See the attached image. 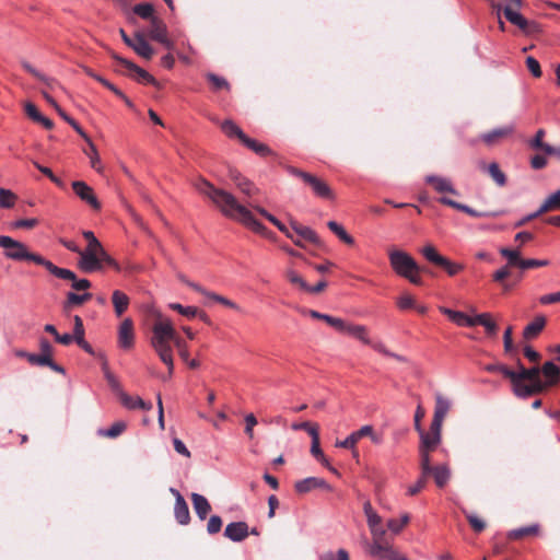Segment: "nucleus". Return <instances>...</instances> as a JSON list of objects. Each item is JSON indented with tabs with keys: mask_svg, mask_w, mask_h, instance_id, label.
<instances>
[{
	"mask_svg": "<svg viewBox=\"0 0 560 560\" xmlns=\"http://www.w3.org/2000/svg\"><path fill=\"white\" fill-rule=\"evenodd\" d=\"M195 187L202 196L211 200L224 217L241 222L256 233H266L267 229L231 192L215 187L205 178L198 179Z\"/></svg>",
	"mask_w": 560,
	"mask_h": 560,
	"instance_id": "obj_1",
	"label": "nucleus"
},
{
	"mask_svg": "<svg viewBox=\"0 0 560 560\" xmlns=\"http://www.w3.org/2000/svg\"><path fill=\"white\" fill-rule=\"evenodd\" d=\"M171 343H174V346L177 348L182 360L187 361L189 355L187 343L179 337L171 319L159 315L158 319L152 326V337L150 339V345L154 349L160 360L167 366L168 378L172 377L174 372L173 349Z\"/></svg>",
	"mask_w": 560,
	"mask_h": 560,
	"instance_id": "obj_2",
	"label": "nucleus"
},
{
	"mask_svg": "<svg viewBox=\"0 0 560 560\" xmlns=\"http://www.w3.org/2000/svg\"><path fill=\"white\" fill-rule=\"evenodd\" d=\"M388 258L393 270L398 276L407 279L412 284H422V278L420 277L421 268L408 253L399 249H392L388 253Z\"/></svg>",
	"mask_w": 560,
	"mask_h": 560,
	"instance_id": "obj_3",
	"label": "nucleus"
},
{
	"mask_svg": "<svg viewBox=\"0 0 560 560\" xmlns=\"http://www.w3.org/2000/svg\"><path fill=\"white\" fill-rule=\"evenodd\" d=\"M369 555L376 560H408L394 548L393 538L386 533H374L371 542H366Z\"/></svg>",
	"mask_w": 560,
	"mask_h": 560,
	"instance_id": "obj_4",
	"label": "nucleus"
},
{
	"mask_svg": "<svg viewBox=\"0 0 560 560\" xmlns=\"http://www.w3.org/2000/svg\"><path fill=\"white\" fill-rule=\"evenodd\" d=\"M0 247L3 248V255L8 259L15 261L30 260L36 265L43 262L44 257L42 255L30 252L24 243L10 236L0 235Z\"/></svg>",
	"mask_w": 560,
	"mask_h": 560,
	"instance_id": "obj_5",
	"label": "nucleus"
},
{
	"mask_svg": "<svg viewBox=\"0 0 560 560\" xmlns=\"http://www.w3.org/2000/svg\"><path fill=\"white\" fill-rule=\"evenodd\" d=\"M289 172L293 176L301 178L307 186H310L315 196L329 200L335 198L331 188L319 177L293 166L289 167Z\"/></svg>",
	"mask_w": 560,
	"mask_h": 560,
	"instance_id": "obj_6",
	"label": "nucleus"
},
{
	"mask_svg": "<svg viewBox=\"0 0 560 560\" xmlns=\"http://www.w3.org/2000/svg\"><path fill=\"white\" fill-rule=\"evenodd\" d=\"M421 254L429 262L443 268L448 276H455L464 269L463 265L453 262L448 258L442 256L431 244L425 245L421 249Z\"/></svg>",
	"mask_w": 560,
	"mask_h": 560,
	"instance_id": "obj_7",
	"label": "nucleus"
},
{
	"mask_svg": "<svg viewBox=\"0 0 560 560\" xmlns=\"http://www.w3.org/2000/svg\"><path fill=\"white\" fill-rule=\"evenodd\" d=\"M420 435L419 445V463L429 464L431 459V453L434 452L441 443V434L431 433L429 431L421 430L418 432Z\"/></svg>",
	"mask_w": 560,
	"mask_h": 560,
	"instance_id": "obj_8",
	"label": "nucleus"
},
{
	"mask_svg": "<svg viewBox=\"0 0 560 560\" xmlns=\"http://www.w3.org/2000/svg\"><path fill=\"white\" fill-rule=\"evenodd\" d=\"M517 371H513L512 387L526 384L527 382L540 380L542 374L541 368L538 365L525 368L520 359L516 361Z\"/></svg>",
	"mask_w": 560,
	"mask_h": 560,
	"instance_id": "obj_9",
	"label": "nucleus"
},
{
	"mask_svg": "<svg viewBox=\"0 0 560 560\" xmlns=\"http://www.w3.org/2000/svg\"><path fill=\"white\" fill-rule=\"evenodd\" d=\"M74 194L93 210L100 211L102 206L93 188L83 180H74L71 184Z\"/></svg>",
	"mask_w": 560,
	"mask_h": 560,
	"instance_id": "obj_10",
	"label": "nucleus"
},
{
	"mask_svg": "<svg viewBox=\"0 0 560 560\" xmlns=\"http://www.w3.org/2000/svg\"><path fill=\"white\" fill-rule=\"evenodd\" d=\"M149 36L151 39L159 42L167 49L174 48V43L167 37L166 24L160 18H152L150 21Z\"/></svg>",
	"mask_w": 560,
	"mask_h": 560,
	"instance_id": "obj_11",
	"label": "nucleus"
},
{
	"mask_svg": "<svg viewBox=\"0 0 560 560\" xmlns=\"http://www.w3.org/2000/svg\"><path fill=\"white\" fill-rule=\"evenodd\" d=\"M113 58L117 60L121 66H124L129 71V75L136 81L152 85L156 84V80L149 72L138 67L136 63L121 58L118 55H113Z\"/></svg>",
	"mask_w": 560,
	"mask_h": 560,
	"instance_id": "obj_12",
	"label": "nucleus"
},
{
	"mask_svg": "<svg viewBox=\"0 0 560 560\" xmlns=\"http://www.w3.org/2000/svg\"><path fill=\"white\" fill-rule=\"evenodd\" d=\"M548 388H550L546 383L540 378L532 382H527L526 384L513 386L512 392L513 394L518 397L526 399L528 397L542 394Z\"/></svg>",
	"mask_w": 560,
	"mask_h": 560,
	"instance_id": "obj_13",
	"label": "nucleus"
},
{
	"mask_svg": "<svg viewBox=\"0 0 560 560\" xmlns=\"http://www.w3.org/2000/svg\"><path fill=\"white\" fill-rule=\"evenodd\" d=\"M505 19L516 25L523 33L532 35L540 32V25L534 21H528L522 14L510 9L505 12Z\"/></svg>",
	"mask_w": 560,
	"mask_h": 560,
	"instance_id": "obj_14",
	"label": "nucleus"
},
{
	"mask_svg": "<svg viewBox=\"0 0 560 560\" xmlns=\"http://www.w3.org/2000/svg\"><path fill=\"white\" fill-rule=\"evenodd\" d=\"M118 345L120 348L129 350L135 345L133 322L131 318H125L118 328Z\"/></svg>",
	"mask_w": 560,
	"mask_h": 560,
	"instance_id": "obj_15",
	"label": "nucleus"
},
{
	"mask_svg": "<svg viewBox=\"0 0 560 560\" xmlns=\"http://www.w3.org/2000/svg\"><path fill=\"white\" fill-rule=\"evenodd\" d=\"M314 489L331 491V487L323 478L318 477H307L294 483V490L300 494L308 493Z\"/></svg>",
	"mask_w": 560,
	"mask_h": 560,
	"instance_id": "obj_16",
	"label": "nucleus"
},
{
	"mask_svg": "<svg viewBox=\"0 0 560 560\" xmlns=\"http://www.w3.org/2000/svg\"><path fill=\"white\" fill-rule=\"evenodd\" d=\"M439 202L444 205V206H447V207H451L453 209H456L458 211H462L470 217H474V218H482V217H498L500 214V212H481V211H477L472 208H470L469 206L467 205H464V203H459L453 199H450L447 197H441L439 198Z\"/></svg>",
	"mask_w": 560,
	"mask_h": 560,
	"instance_id": "obj_17",
	"label": "nucleus"
},
{
	"mask_svg": "<svg viewBox=\"0 0 560 560\" xmlns=\"http://www.w3.org/2000/svg\"><path fill=\"white\" fill-rule=\"evenodd\" d=\"M425 183L431 185L433 189L439 194H451L458 196L459 192L455 189L451 179L438 175H428Z\"/></svg>",
	"mask_w": 560,
	"mask_h": 560,
	"instance_id": "obj_18",
	"label": "nucleus"
},
{
	"mask_svg": "<svg viewBox=\"0 0 560 560\" xmlns=\"http://www.w3.org/2000/svg\"><path fill=\"white\" fill-rule=\"evenodd\" d=\"M429 469L438 488L442 489L448 483L452 472L447 464L433 466L432 459H429Z\"/></svg>",
	"mask_w": 560,
	"mask_h": 560,
	"instance_id": "obj_19",
	"label": "nucleus"
},
{
	"mask_svg": "<svg viewBox=\"0 0 560 560\" xmlns=\"http://www.w3.org/2000/svg\"><path fill=\"white\" fill-rule=\"evenodd\" d=\"M171 492L176 498L174 506L175 518L180 525H187L190 521L188 504L186 503L183 495L176 489L172 488Z\"/></svg>",
	"mask_w": 560,
	"mask_h": 560,
	"instance_id": "obj_20",
	"label": "nucleus"
},
{
	"mask_svg": "<svg viewBox=\"0 0 560 560\" xmlns=\"http://www.w3.org/2000/svg\"><path fill=\"white\" fill-rule=\"evenodd\" d=\"M248 535L249 528L245 522L230 523L224 529V536L232 541H243Z\"/></svg>",
	"mask_w": 560,
	"mask_h": 560,
	"instance_id": "obj_21",
	"label": "nucleus"
},
{
	"mask_svg": "<svg viewBox=\"0 0 560 560\" xmlns=\"http://www.w3.org/2000/svg\"><path fill=\"white\" fill-rule=\"evenodd\" d=\"M290 226L294 234L300 236L303 241L310 242L318 247L322 245L319 236L311 228L302 225L295 220L290 221Z\"/></svg>",
	"mask_w": 560,
	"mask_h": 560,
	"instance_id": "obj_22",
	"label": "nucleus"
},
{
	"mask_svg": "<svg viewBox=\"0 0 560 560\" xmlns=\"http://www.w3.org/2000/svg\"><path fill=\"white\" fill-rule=\"evenodd\" d=\"M80 259L78 261V267L85 273H91L103 268L100 255H94L92 253H80Z\"/></svg>",
	"mask_w": 560,
	"mask_h": 560,
	"instance_id": "obj_23",
	"label": "nucleus"
},
{
	"mask_svg": "<svg viewBox=\"0 0 560 560\" xmlns=\"http://www.w3.org/2000/svg\"><path fill=\"white\" fill-rule=\"evenodd\" d=\"M514 128L512 126H504L501 128L493 129L489 132H486L481 136V140L488 144L493 145L498 143L500 140L512 135Z\"/></svg>",
	"mask_w": 560,
	"mask_h": 560,
	"instance_id": "obj_24",
	"label": "nucleus"
},
{
	"mask_svg": "<svg viewBox=\"0 0 560 560\" xmlns=\"http://www.w3.org/2000/svg\"><path fill=\"white\" fill-rule=\"evenodd\" d=\"M419 466L420 476L413 485L408 487L407 490V494L410 497L417 495L419 492H421L427 487L428 479L430 477L429 464L425 466V464L419 463Z\"/></svg>",
	"mask_w": 560,
	"mask_h": 560,
	"instance_id": "obj_25",
	"label": "nucleus"
},
{
	"mask_svg": "<svg viewBox=\"0 0 560 560\" xmlns=\"http://www.w3.org/2000/svg\"><path fill=\"white\" fill-rule=\"evenodd\" d=\"M39 266L45 267L52 276L58 279L70 281L71 283L73 280H75L77 275L73 271L70 269L60 268L46 258H43V262H40Z\"/></svg>",
	"mask_w": 560,
	"mask_h": 560,
	"instance_id": "obj_26",
	"label": "nucleus"
},
{
	"mask_svg": "<svg viewBox=\"0 0 560 560\" xmlns=\"http://www.w3.org/2000/svg\"><path fill=\"white\" fill-rule=\"evenodd\" d=\"M363 509L368 518V525L370 527L372 537H374V533H386V530L380 526L382 522L381 516L373 511L372 505L369 501L364 503Z\"/></svg>",
	"mask_w": 560,
	"mask_h": 560,
	"instance_id": "obj_27",
	"label": "nucleus"
},
{
	"mask_svg": "<svg viewBox=\"0 0 560 560\" xmlns=\"http://www.w3.org/2000/svg\"><path fill=\"white\" fill-rule=\"evenodd\" d=\"M135 52H137L140 57L150 60L153 55V48L150 46V44L145 40L144 36L140 33H137L135 35V44L131 47Z\"/></svg>",
	"mask_w": 560,
	"mask_h": 560,
	"instance_id": "obj_28",
	"label": "nucleus"
},
{
	"mask_svg": "<svg viewBox=\"0 0 560 560\" xmlns=\"http://www.w3.org/2000/svg\"><path fill=\"white\" fill-rule=\"evenodd\" d=\"M439 310L442 314L446 315L456 325L472 327V317L466 315L465 313L459 311H453L445 306H440Z\"/></svg>",
	"mask_w": 560,
	"mask_h": 560,
	"instance_id": "obj_29",
	"label": "nucleus"
},
{
	"mask_svg": "<svg viewBox=\"0 0 560 560\" xmlns=\"http://www.w3.org/2000/svg\"><path fill=\"white\" fill-rule=\"evenodd\" d=\"M542 375L545 376V383L549 387H552L558 384L560 378V369L552 362H545L541 366Z\"/></svg>",
	"mask_w": 560,
	"mask_h": 560,
	"instance_id": "obj_30",
	"label": "nucleus"
},
{
	"mask_svg": "<svg viewBox=\"0 0 560 560\" xmlns=\"http://www.w3.org/2000/svg\"><path fill=\"white\" fill-rule=\"evenodd\" d=\"M25 114L33 121L43 125L44 128L52 129V127H54L52 120L43 116L33 103L28 102L25 104Z\"/></svg>",
	"mask_w": 560,
	"mask_h": 560,
	"instance_id": "obj_31",
	"label": "nucleus"
},
{
	"mask_svg": "<svg viewBox=\"0 0 560 560\" xmlns=\"http://www.w3.org/2000/svg\"><path fill=\"white\" fill-rule=\"evenodd\" d=\"M194 510L200 520H205L211 511V505L206 497L199 493L191 494Z\"/></svg>",
	"mask_w": 560,
	"mask_h": 560,
	"instance_id": "obj_32",
	"label": "nucleus"
},
{
	"mask_svg": "<svg viewBox=\"0 0 560 560\" xmlns=\"http://www.w3.org/2000/svg\"><path fill=\"white\" fill-rule=\"evenodd\" d=\"M343 334L352 336L353 338L362 341L364 345H372V341L369 338L368 328L363 325L348 323Z\"/></svg>",
	"mask_w": 560,
	"mask_h": 560,
	"instance_id": "obj_33",
	"label": "nucleus"
},
{
	"mask_svg": "<svg viewBox=\"0 0 560 560\" xmlns=\"http://www.w3.org/2000/svg\"><path fill=\"white\" fill-rule=\"evenodd\" d=\"M129 298L120 290H115L112 294V303L114 305L116 316L120 317L129 306Z\"/></svg>",
	"mask_w": 560,
	"mask_h": 560,
	"instance_id": "obj_34",
	"label": "nucleus"
},
{
	"mask_svg": "<svg viewBox=\"0 0 560 560\" xmlns=\"http://www.w3.org/2000/svg\"><path fill=\"white\" fill-rule=\"evenodd\" d=\"M546 325V317L544 315H538L535 319L529 323L523 331V336L525 339H534L536 338Z\"/></svg>",
	"mask_w": 560,
	"mask_h": 560,
	"instance_id": "obj_35",
	"label": "nucleus"
},
{
	"mask_svg": "<svg viewBox=\"0 0 560 560\" xmlns=\"http://www.w3.org/2000/svg\"><path fill=\"white\" fill-rule=\"evenodd\" d=\"M121 404L128 408V409H143V410H150L152 409V404L144 401L139 396H130L126 393H121L120 396Z\"/></svg>",
	"mask_w": 560,
	"mask_h": 560,
	"instance_id": "obj_36",
	"label": "nucleus"
},
{
	"mask_svg": "<svg viewBox=\"0 0 560 560\" xmlns=\"http://www.w3.org/2000/svg\"><path fill=\"white\" fill-rule=\"evenodd\" d=\"M481 325L490 336H494L498 331V325L492 320L489 313H482L472 317V326Z\"/></svg>",
	"mask_w": 560,
	"mask_h": 560,
	"instance_id": "obj_37",
	"label": "nucleus"
},
{
	"mask_svg": "<svg viewBox=\"0 0 560 560\" xmlns=\"http://www.w3.org/2000/svg\"><path fill=\"white\" fill-rule=\"evenodd\" d=\"M92 299V294L89 292L78 294L74 292L67 293L63 308L66 311L71 310L73 306L82 305Z\"/></svg>",
	"mask_w": 560,
	"mask_h": 560,
	"instance_id": "obj_38",
	"label": "nucleus"
},
{
	"mask_svg": "<svg viewBox=\"0 0 560 560\" xmlns=\"http://www.w3.org/2000/svg\"><path fill=\"white\" fill-rule=\"evenodd\" d=\"M84 140L88 142L89 148H90L89 151H85V154L90 158L91 166L97 173H102L103 166H102L101 159H100V155H98L95 144L93 143V141L91 140L90 137H88V139H84Z\"/></svg>",
	"mask_w": 560,
	"mask_h": 560,
	"instance_id": "obj_39",
	"label": "nucleus"
},
{
	"mask_svg": "<svg viewBox=\"0 0 560 560\" xmlns=\"http://www.w3.org/2000/svg\"><path fill=\"white\" fill-rule=\"evenodd\" d=\"M222 131L230 138L236 137L241 142L244 140L246 135L243 132V130L234 124L232 120H224L221 124Z\"/></svg>",
	"mask_w": 560,
	"mask_h": 560,
	"instance_id": "obj_40",
	"label": "nucleus"
},
{
	"mask_svg": "<svg viewBox=\"0 0 560 560\" xmlns=\"http://www.w3.org/2000/svg\"><path fill=\"white\" fill-rule=\"evenodd\" d=\"M127 428L124 421H117L108 429H100L97 434L103 438L115 439L119 436Z\"/></svg>",
	"mask_w": 560,
	"mask_h": 560,
	"instance_id": "obj_41",
	"label": "nucleus"
},
{
	"mask_svg": "<svg viewBox=\"0 0 560 560\" xmlns=\"http://www.w3.org/2000/svg\"><path fill=\"white\" fill-rule=\"evenodd\" d=\"M556 210H560V189L551 194L539 208L542 214Z\"/></svg>",
	"mask_w": 560,
	"mask_h": 560,
	"instance_id": "obj_42",
	"label": "nucleus"
},
{
	"mask_svg": "<svg viewBox=\"0 0 560 560\" xmlns=\"http://www.w3.org/2000/svg\"><path fill=\"white\" fill-rule=\"evenodd\" d=\"M242 143L260 156H266L272 153L266 144L257 142L247 136L244 138Z\"/></svg>",
	"mask_w": 560,
	"mask_h": 560,
	"instance_id": "obj_43",
	"label": "nucleus"
},
{
	"mask_svg": "<svg viewBox=\"0 0 560 560\" xmlns=\"http://www.w3.org/2000/svg\"><path fill=\"white\" fill-rule=\"evenodd\" d=\"M328 229L336 234L340 241L346 243L347 245H353L354 238L347 233V231L336 221H329L327 223Z\"/></svg>",
	"mask_w": 560,
	"mask_h": 560,
	"instance_id": "obj_44",
	"label": "nucleus"
},
{
	"mask_svg": "<svg viewBox=\"0 0 560 560\" xmlns=\"http://www.w3.org/2000/svg\"><path fill=\"white\" fill-rule=\"evenodd\" d=\"M312 438V446H311V453L312 455L319 460L323 465H328V460L326 456L324 455L320 443H319V433L318 432H311Z\"/></svg>",
	"mask_w": 560,
	"mask_h": 560,
	"instance_id": "obj_45",
	"label": "nucleus"
},
{
	"mask_svg": "<svg viewBox=\"0 0 560 560\" xmlns=\"http://www.w3.org/2000/svg\"><path fill=\"white\" fill-rule=\"evenodd\" d=\"M500 254L504 258L508 259V264L505 266H509L510 268H513V267L520 268V264L522 260L520 249H510V248L502 247L500 249Z\"/></svg>",
	"mask_w": 560,
	"mask_h": 560,
	"instance_id": "obj_46",
	"label": "nucleus"
},
{
	"mask_svg": "<svg viewBox=\"0 0 560 560\" xmlns=\"http://www.w3.org/2000/svg\"><path fill=\"white\" fill-rule=\"evenodd\" d=\"M451 408L450 401L444 398L442 395H436L435 397V407H434V417L444 419Z\"/></svg>",
	"mask_w": 560,
	"mask_h": 560,
	"instance_id": "obj_47",
	"label": "nucleus"
},
{
	"mask_svg": "<svg viewBox=\"0 0 560 560\" xmlns=\"http://www.w3.org/2000/svg\"><path fill=\"white\" fill-rule=\"evenodd\" d=\"M18 197L10 189L0 188V207L4 209H10L14 206Z\"/></svg>",
	"mask_w": 560,
	"mask_h": 560,
	"instance_id": "obj_48",
	"label": "nucleus"
},
{
	"mask_svg": "<svg viewBox=\"0 0 560 560\" xmlns=\"http://www.w3.org/2000/svg\"><path fill=\"white\" fill-rule=\"evenodd\" d=\"M359 442V439L355 434V431L352 432L349 436H347L343 441H337L336 446L341 448H348L351 450L354 457L359 456V452L355 448L357 443Z\"/></svg>",
	"mask_w": 560,
	"mask_h": 560,
	"instance_id": "obj_49",
	"label": "nucleus"
},
{
	"mask_svg": "<svg viewBox=\"0 0 560 560\" xmlns=\"http://www.w3.org/2000/svg\"><path fill=\"white\" fill-rule=\"evenodd\" d=\"M511 275V271H510V267L509 266H504L502 267L501 269L497 270L492 278H493V281L495 282H499L502 284V288L504 291H510L512 285L508 282H505V279Z\"/></svg>",
	"mask_w": 560,
	"mask_h": 560,
	"instance_id": "obj_50",
	"label": "nucleus"
},
{
	"mask_svg": "<svg viewBox=\"0 0 560 560\" xmlns=\"http://www.w3.org/2000/svg\"><path fill=\"white\" fill-rule=\"evenodd\" d=\"M488 173L497 185L502 187L506 184V177L497 163L489 164Z\"/></svg>",
	"mask_w": 560,
	"mask_h": 560,
	"instance_id": "obj_51",
	"label": "nucleus"
},
{
	"mask_svg": "<svg viewBox=\"0 0 560 560\" xmlns=\"http://www.w3.org/2000/svg\"><path fill=\"white\" fill-rule=\"evenodd\" d=\"M506 5H502L501 3L492 2V8L497 11V14L500 15L501 11H503V14L505 15V12L508 9L512 11L520 10L523 5V0H506Z\"/></svg>",
	"mask_w": 560,
	"mask_h": 560,
	"instance_id": "obj_52",
	"label": "nucleus"
},
{
	"mask_svg": "<svg viewBox=\"0 0 560 560\" xmlns=\"http://www.w3.org/2000/svg\"><path fill=\"white\" fill-rule=\"evenodd\" d=\"M133 12L142 19L150 20L156 18L153 15L154 8L151 3H139L133 7Z\"/></svg>",
	"mask_w": 560,
	"mask_h": 560,
	"instance_id": "obj_53",
	"label": "nucleus"
},
{
	"mask_svg": "<svg viewBox=\"0 0 560 560\" xmlns=\"http://www.w3.org/2000/svg\"><path fill=\"white\" fill-rule=\"evenodd\" d=\"M170 308L178 312L180 315L186 316L188 318H194L199 314V310L195 306H184L179 303H171Z\"/></svg>",
	"mask_w": 560,
	"mask_h": 560,
	"instance_id": "obj_54",
	"label": "nucleus"
},
{
	"mask_svg": "<svg viewBox=\"0 0 560 560\" xmlns=\"http://www.w3.org/2000/svg\"><path fill=\"white\" fill-rule=\"evenodd\" d=\"M537 532H538V527L537 526L522 527V528H517V529L511 530L509 533V538L510 539H522L524 537H527V536H530V535H535Z\"/></svg>",
	"mask_w": 560,
	"mask_h": 560,
	"instance_id": "obj_55",
	"label": "nucleus"
},
{
	"mask_svg": "<svg viewBox=\"0 0 560 560\" xmlns=\"http://www.w3.org/2000/svg\"><path fill=\"white\" fill-rule=\"evenodd\" d=\"M207 79L210 82V84L212 85V89L214 91L230 90V83L222 77H219L213 73H209V74H207Z\"/></svg>",
	"mask_w": 560,
	"mask_h": 560,
	"instance_id": "obj_56",
	"label": "nucleus"
},
{
	"mask_svg": "<svg viewBox=\"0 0 560 560\" xmlns=\"http://www.w3.org/2000/svg\"><path fill=\"white\" fill-rule=\"evenodd\" d=\"M237 188L249 198L259 192V189L246 178H242L241 182H237Z\"/></svg>",
	"mask_w": 560,
	"mask_h": 560,
	"instance_id": "obj_57",
	"label": "nucleus"
},
{
	"mask_svg": "<svg viewBox=\"0 0 560 560\" xmlns=\"http://www.w3.org/2000/svg\"><path fill=\"white\" fill-rule=\"evenodd\" d=\"M285 276L290 283H292L293 285H298L301 290L305 292L307 291V282L296 271L290 269L287 271Z\"/></svg>",
	"mask_w": 560,
	"mask_h": 560,
	"instance_id": "obj_58",
	"label": "nucleus"
},
{
	"mask_svg": "<svg viewBox=\"0 0 560 560\" xmlns=\"http://www.w3.org/2000/svg\"><path fill=\"white\" fill-rule=\"evenodd\" d=\"M409 515L404 514L400 520L392 518L387 522V527L389 530H392L394 534H398L408 523H409Z\"/></svg>",
	"mask_w": 560,
	"mask_h": 560,
	"instance_id": "obj_59",
	"label": "nucleus"
},
{
	"mask_svg": "<svg viewBox=\"0 0 560 560\" xmlns=\"http://www.w3.org/2000/svg\"><path fill=\"white\" fill-rule=\"evenodd\" d=\"M463 512L466 515L469 525L476 533H481L486 528V523L480 517H478L475 514L468 513L465 510Z\"/></svg>",
	"mask_w": 560,
	"mask_h": 560,
	"instance_id": "obj_60",
	"label": "nucleus"
},
{
	"mask_svg": "<svg viewBox=\"0 0 560 560\" xmlns=\"http://www.w3.org/2000/svg\"><path fill=\"white\" fill-rule=\"evenodd\" d=\"M485 370L487 372H490V373H493V372H499L501 373L504 377H506L508 380H510V382H512V376H513V370H510L508 366L503 365V364H487L485 366Z\"/></svg>",
	"mask_w": 560,
	"mask_h": 560,
	"instance_id": "obj_61",
	"label": "nucleus"
},
{
	"mask_svg": "<svg viewBox=\"0 0 560 560\" xmlns=\"http://www.w3.org/2000/svg\"><path fill=\"white\" fill-rule=\"evenodd\" d=\"M549 265V261L546 259H525L522 258L520 264V269L526 270L532 268L546 267Z\"/></svg>",
	"mask_w": 560,
	"mask_h": 560,
	"instance_id": "obj_62",
	"label": "nucleus"
},
{
	"mask_svg": "<svg viewBox=\"0 0 560 560\" xmlns=\"http://www.w3.org/2000/svg\"><path fill=\"white\" fill-rule=\"evenodd\" d=\"M249 206L253 207L259 214L265 217L269 222H271L273 225H276L280 231L285 230V225L283 223H281L276 217H273L272 214L267 212L264 208H261L259 206H254L252 203H249Z\"/></svg>",
	"mask_w": 560,
	"mask_h": 560,
	"instance_id": "obj_63",
	"label": "nucleus"
},
{
	"mask_svg": "<svg viewBox=\"0 0 560 560\" xmlns=\"http://www.w3.org/2000/svg\"><path fill=\"white\" fill-rule=\"evenodd\" d=\"M324 322H326L329 326L334 327L336 330L343 332L347 326V322L330 315L325 314Z\"/></svg>",
	"mask_w": 560,
	"mask_h": 560,
	"instance_id": "obj_64",
	"label": "nucleus"
}]
</instances>
